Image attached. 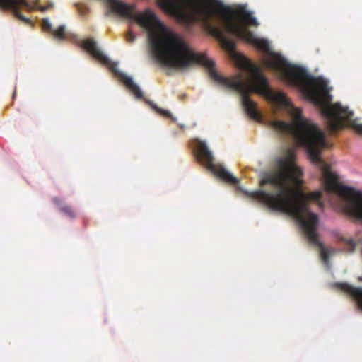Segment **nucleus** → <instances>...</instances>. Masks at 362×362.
Instances as JSON below:
<instances>
[{"label": "nucleus", "mask_w": 362, "mask_h": 362, "mask_svg": "<svg viewBox=\"0 0 362 362\" xmlns=\"http://www.w3.org/2000/svg\"><path fill=\"white\" fill-rule=\"evenodd\" d=\"M157 4L170 16L199 21L232 54L235 52V44L230 36L252 43L264 52L263 62L267 69L276 74L284 83L298 90L306 100L315 104V76L305 68L292 65L282 55L272 51L268 40L255 37L247 28L235 23V11L221 0L190 1L189 14L186 16L182 0H158Z\"/></svg>", "instance_id": "f257e3e1"}, {"label": "nucleus", "mask_w": 362, "mask_h": 362, "mask_svg": "<svg viewBox=\"0 0 362 362\" xmlns=\"http://www.w3.org/2000/svg\"><path fill=\"white\" fill-rule=\"evenodd\" d=\"M78 43L93 57L107 65L136 98H143L142 90L140 89L139 86L134 82L132 78L122 72L117 68L118 63L112 62L106 55H105L93 39L88 38L86 40H81Z\"/></svg>", "instance_id": "f03ea898"}, {"label": "nucleus", "mask_w": 362, "mask_h": 362, "mask_svg": "<svg viewBox=\"0 0 362 362\" xmlns=\"http://www.w3.org/2000/svg\"><path fill=\"white\" fill-rule=\"evenodd\" d=\"M192 144L197 151L198 159L202 160L211 172L227 182L233 184L238 183V180L234 177L229 171H228L223 165L220 164H214L213 163V153L209 150L205 141L195 139L193 140Z\"/></svg>", "instance_id": "7ed1b4c3"}, {"label": "nucleus", "mask_w": 362, "mask_h": 362, "mask_svg": "<svg viewBox=\"0 0 362 362\" xmlns=\"http://www.w3.org/2000/svg\"><path fill=\"white\" fill-rule=\"evenodd\" d=\"M301 234L313 245L320 250V257L323 263L328 265L329 263L330 250L320 241L317 228H300Z\"/></svg>", "instance_id": "20e7f679"}, {"label": "nucleus", "mask_w": 362, "mask_h": 362, "mask_svg": "<svg viewBox=\"0 0 362 362\" xmlns=\"http://www.w3.org/2000/svg\"><path fill=\"white\" fill-rule=\"evenodd\" d=\"M42 27L44 30L51 33L56 39L59 40L65 39L64 25H60L57 30H53L52 23H50L49 18H44L42 20Z\"/></svg>", "instance_id": "39448f33"}, {"label": "nucleus", "mask_w": 362, "mask_h": 362, "mask_svg": "<svg viewBox=\"0 0 362 362\" xmlns=\"http://www.w3.org/2000/svg\"><path fill=\"white\" fill-rule=\"evenodd\" d=\"M246 4H239L238 6L239 11L244 16L245 21L255 26L259 25L257 18L252 16V12L246 9Z\"/></svg>", "instance_id": "423d86ee"}, {"label": "nucleus", "mask_w": 362, "mask_h": 362, "mask_svg": "<svg viewBox=\"0 0 362 362\" xmlns=\"http://www.w3.org/2000/svg\"><path fill=\"white\" fill-rule=\"evenodd\" d=\"M54 203L59 207V210L64 213L66 216L70 218H74L76 216V214L74 211L70 206L62 205V199L58 197H54L53 199Z\"/></svg>", "instance_id": "0eeeda50"}, {"label": "nucleus", "mask_w": 362, "mask_h": 362, "mask_svg": "<svg viewBox=\"0 0 362 362\" xmlns=\"http://www.w3.org/2000/svg\"><path fill=\"white\" fill-rule=\"evenodd\" d=\"M339 240L344 243L348 247V250L350 252L354 251L355 247H356V243L354 240V239L351 238H346L344 236H340L339 238Z\"/></svg>", "instance_id": "6e6552de"}, {"label": "nucleus", "mask_w": 362, "mask_h": 362, "mask_svg": "<svg viewBox=\"0 0 362 362\" xmlns=\"http://www.w3.org/2000/svg\"><path fill=\"white\" fill-rule=\"evenodd\" d=\"M148 103L152 107V108L155 110L157 112L171 119L173 121H175L176 119L173 117V115L168 110H165L159 108L156 105L153 104L152 102H148Z\"/></svg>", "instance_id": "1a4fd4ad"}, {"label": "nucleus", "mask_w": 362, "mask_h": 362, "mask_svg": "<svg viewBox=\"0 0 362 362\" xmlns=\"http://www.w3.org/2000/svg\"><path fill=\"white\" fill-rule=\"evenodd\" d=\"M136 37V35L134 34L132 31H129L127 35H126V40L129 42H134L135 39Z\"/></svg>", "instance_id": "9d476101"}, {"label": "nucleus", "mask_w": 362, "mask_h": 362, "mask_svg": "<svg viewBox=\"0 0 362 362\" xmlns=\"http://www.w3.org/2000/svg\"><path fill=\"white\" fill-rule=\"evenodd\" d=\"M358 281H362V276L361 277H358Z\"/></svg>", "instance_id": "9b49d317"}, {"label": "nucleus", "mask_w": 362, "mask_h": 362, "mask_svg": "<svg viewBox=\"0 0 362 362\" xmlns=\"http://www.w3.org/2000/svg\"><path fill=\"white\" fill-rule=\"evenodd\" d=\"M15 95H16V90H14V92H13V97H14Z\"/></svg>", "instance_id": "f8f14e48"}, {"label": "nucleus", "mask_w": 362, "mask_h": 362, "mask_svg": "<svg viewBox=\"0 0 362 362\" xmlns=\"http://www.w3.org/2000/svg\"><path fill=\"white\" fill-rule=\"evenodd\" d=\"M78 10H79L81 12H82V11L81 10V8H78Z\"/></svg>", "instance_id": "ddd939ff"}]
</instances>
